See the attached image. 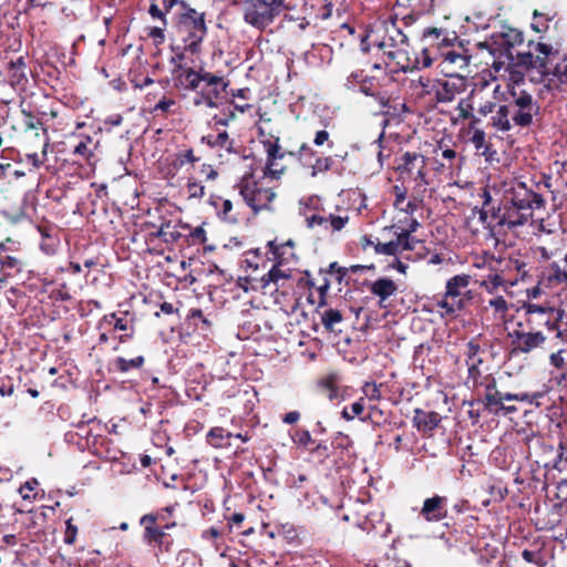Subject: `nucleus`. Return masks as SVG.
<instances>
[{
    "label": "nucleus",
    "instance_id": "a211bd4d",
    "mask_svg": "<svg viewBox=\"0 0 567 567\" xmlns=\"http://www.w3.org/2000/svg\"><path fill=\"white\" fill-rule=\"evenodd\" d=\"M425 166H426V161L423 155H421L419 153L406 152L402 156V164L400 165L399 169L402 173H408L411 176L415 173L414 179L424 181Z\"/></svg>",
    "mask_w": 567,
    "mask_h": 567
},
{
    "label": "nucleus",
    "instance_id": "412c9836",
    "mask_svg": "<svg viewBox=\"0 0 567 567\" xmlns=\"http://www.w3.org/2000/svg\"><path fill=\"white\" fill-rule=\"evenodd\" d=\"M441 416L436 412H425L416 409L414 412L413 423L421 432H431L439 426Z\"/></svg>",
    "mask_w": 567,
    "mask_h": 567
},
{
    "label": "nucleus",
    "instance_id": "09e8293b",
    "mask_svg": "<svg viewBox=\"0 0 567 567\" xmlns=\"http://www.w3.org/2000/svg\"><path fill=\"white\" fill-rule=\"evenodd\" d=\"M187 194L189 198H202L205 195V186L198 182L189 181L187 183Z\"/></svg>",
    "mask_w": 567,
    "mask_h": 567
},
{
    "label": "nucleus",
    "instance_id": "2f4dec72",
    "mask_svg": "<svg viewBox=\"0 0 567 567\" xmlns=\"http://www.w3.org/2000/svg\"><path fill=\"white\" fill-rule=\"evenodd\" d=\"M522 557L526 563L533 564L537 567H547L548 565L546 553L542 548L524 549L522 551Z\"/></svg>",
    "mask_w": 567,
    "mask_h": 567
},
{
    "label": "nucleus",
    "instance_id": "4be33fe9",
    "mask_svg": "<svg viewBox=\"0 0 567 567\" xmlns=\"http://www.w3.org/2000/svg\"><path fill=\"white\" fill-rule=\"evenodd\" d=\"M542 284L551 288L559 285L567 288V269L563 268L558 262H553L544 274Z\"/></svg>",
    "mask_w": 567,
    "mask_h": 567
},
{
    "label": "nucleus",
    "instance_id": "7c9ffc66",
    "mask_svg": "<svg viewBox=\"0 0 567 567\" xmlns=\"http://www.w3.org/2000/svg\"><path fill=\"white\" fill-rule=\"evenodd\" d=\"M144 357L143 355H138L136 358H133V359H125L123 357H117L113 364H114V368L120 371V372H123V373H126L131 370H134V369H140L142 368V365L144 364Z\"/></svg>",
    "mask_w": 567,
    "mask_h": 567
},
{
    "label": "nucleus",
    "instance_id": "ea45409f",
    "mask_svg": "<svg viewBox=\"0 0 567 567\" xmlns=\"http://www.w3.org/2000/svg\"><path fill=\"white\" fill-rule=\"evenodd\" d=\"M395 235L396 243L400 244V254H402L403 251L414 250L416 245L420 244V240L412 237L411 234L403 233L400 230L396 231Z\"/></svg>",
    "mask_w": 567,
    "mask_h": 567
},
{
    "label": "nucleus",
    "instance_id": "9b49d317",
    "mask_svg": "<svg viewBox=\"0 0 567 567\" xmlns=\"http://www.w3.org/2000/svg\"><path fill=\"white\" fill-rule=\"evenodd\" d=\"M512 340L513 352L515 353H529L533 350L540 348L546 337L540 331H528L516 329L508 333Z\"/></svg>",
    "mask_w": 567,
    "mask_h": 567
},
{
    "label": "nucleus",
    "instance_id": "6e6552de",
    "mask_svg": "<svg viewBox=\"0 0 567 567\" xmlns=\"http://www.w3.org/2000/svg\"><path fill=\"white\" fill-rule=\"evenodd\" d=\"M527 322L533 327H546L548 331H557L556 337L563 338V332L558 329L557 323L563 318V311L555 307L542 306L536 303H527L525 306Z\"/></svg>",
    "mask_w": 567,
    "mask_h": 567
},
{
    "label": "nucleus",
    "instance_id": "bb28decb",
    "mask_svg": "<svg viewBox=\"0 0 567 567\" xmlns=\"http://www.w3.org/2000/svg\"><path fill=\"white\" fill-rule=\"evenodd\" d=\"M512 107L499 105L492 116V125L501 132H508L512 128Z\"/></svg>",
    "mask_w": 567,
    "mask_h": 567
},
{
    "label": "nucleus",
    "instance_id": "864d4df0",
    "mask_svg": "<svg viewBox=\"0 0 567 567\" xmlns=\"http://www.w3.org/2000/svg\"><path fill=\"white\" fill-rule=\"evenodd\" d=\"M78 534V527L72 524V519L66 520V528H65V535H64V543L72 545L74 544Z\"/></svg>",
    "mask_w": 567,
    "mask_h": 567
},
{
    "label": "nucleus",
    "instance_id": "052dcab7",
    "mask_svg": "<svg viewBox=\"0 0 567 567\" xmlns=\"http://www.w3.org/2000/svg\"><path fill=\"white\" fill-rule=\"evenodd\" d=\"M362 73L361 72H352L348 78L346 82V86L348 89H353L355 83H361L363 80H361Z\"/></svg>",
    "mask_w": 567,
    "mask_h": 567
},
{
    "label": "nucleus",
    "instance_id": "f3484780",
    "mask_svg": "<svg viewBox=\"0 0 567 567\" xmlns=\"http://www.w3.org/2000/svg\"><path fill=\"white\" fill-rule=\"evenodd\" d=\"M317 199L309 197L299 202V213L305 217V221L308 228H319L321 231L330 233L326 215H321L317 212L310 213L311 209L317 210Z\"/></svg>",
    "mask_w": 567,
    "mask_h": 567
},
{
    "label": "nucleus",
    "instance_id": "c756f323",
    "mask_svg": "<svg viewBox=\"0 0 567 567\" xmlns=\"http://www.w3.org/2000/svg\"><path fill=\"white\" fill-rule=\"evenodd\" d=\"M471 143L473 144L474 148L483 156L489 157L491 156V144L486 141L485 132L481 128H475L473 131V134L470 138Z\"/></svg>",
    "mask_w": 567,
    "mask_h": 567
},
{
    "label": "nucleus",
    "instance_id": "dca6fc26",
    "mask_svg": "<svg viewBox=\"0 0 567 567\" xmlns=\"http://www.w3.org/2000/svg\"><path fill=\"white\" fill-rule=\"evenodd\" d=\"M262 145L267 154V162L264 168V177L278 179L284 173V168H274V162L281 159L285 156V153L281 151L279 145V137L274 140H265L262 141Z\"/></svg>",
    "mask_w": 567,
    "mask_h": 567
},
{
    "label": "nucleus",
    "instance_id": "3c124183",
    "mask_svg": "<svg viewBox=\"0 0 567 567\" xmlns=\"http://www.w3.org/2000/svg\"><path fill=\"white\" fill-rule=\"evenodd\" d=\"M332 445L336 449L348 450L352 445V441L347 434L338 432L332 439Z\"/></svg>",
    "mask_w": 567,
    "mask_h": 567
},
{
    "label": "nucleus",
    "instance_id": "ddd939ff",
    "mask_svg": "<svg viewBox=\"0 0 567 567\" xmlns=\"http://www.w3.org/2000/svg\"><path fill=\"white\" fill-rule=\"evenodd\" d=\"M505 187V182L492 184L488 183L482 188V192L480 193V197L482 198V206L491 210V218L493 220L496 216H498L501 207L504 203L503 194Z\"/></svg>",
    "mask_w": 567,
    "mask_h": 567
},
{
    "label": "nucleus",
    "instance_id": "774afa93",
    "mask_svg": "<svg viewBox=\"0 0 567 567\" xmlns=\"http://www.w3.org/2000/svg\"><path fill=\"white\" fill-rule=\"evenodd\" d=\"M419 227L420 223L415 218H410L408 226L405 228H400V230L412 235Z\"/></svg>",
    "mask_w": 567,
    "mask_h": 567
},
{
    "label": "nucleus",
    "instance_id": "6e6d98bb",
    "mask_svg": "<svg viewBox=\"0 0 567 567\" xmlns=\"http://www.w3.org/2000/svg\"><path fill=\"white\" fill-rule=\"evenodd\" d=\"M363 392L370 400H380L381 398V392L375 383H365Z\"/></svg>",
    "mask_w": 567,
    "mask_h": 567
},
{
    "label": "nucleus",
    "instance_id": "7ed1b4c3",
    "mask_svg": "<svg viewBox=\"0 0 567 567\" xmlns=\"http://www.w3.org/2000/svg\"><path fill=\"white\" fill-rule=\"evenodd\" d=\"M247 206L255 213L268 209L276 197V193L269 187H262L254 178L252 174H245L235 186Z\"/></svg>",
    "mask_w": 567,
    "mask_h": 567
},
{
    "label": "nucleus",
    "instance_id": "f03ea898",
    "mask_svg": "<svg viewBox=\"0 0 567 567\" xmlns=\"http://www.w3.org/2000/svg\"><path fill=\"white\" fill-rule=\"evenodd\" d=\"M286 9L285 0H247L244 3V20L262 30Z\"/></svg>",
    "mask_w": 567,
    "mask_h": 567
},
{
    "label": "nucleus",
    "instance_id": "2eb2a0df",
    "mask_svg": "<svg viewBox=\"0 0 567 567\" xmlns=\"http://www.w3.org/2000/svg\"><path fill=\"white\" fill-rule=\"evenodd\" d=\"M172 63L176 65L174 73L176 74V80L181 86H183L185 90L192 91H196L202 87L204 75L205 73H208L207 71L204 69L196 71L193 68L184 64L183 61L178 60Z\"/></svg>",
    "mask_w": 567,
    "mask_h": 567
},
{
    "label": "nucleus",
    "instance_id": "4d7b16f0",
    "mask_svg": "<svg viewBox=\"0 0 567 567\" xmlns=\"http://www.w3.org/2000/svg\"><path fill=\"white\" fill-rule=\"evenodd\" d=\"M38 481L35 478L27 481L19 489V493L23 499H30L31 496L29 493H24V491L32 492L38 486Z\"/></svg>",
    "mask_w": 567,
    "mask_h": 567
},
{
    "label": "nucleus",
    "instance_id": "338daca9",
    "mask_svg": "<svg viewBox=\"0 0 567 567\" xmlns=\"http://www.w3.org/2000/svg\"><path fill=\"white\" fill-rule=\"evenodd\" d=\"M189 320L199 319L204 324H209L208 320L204 317L203 311L200 309H192L187 316Z\"/></svg>",
    "mask_w": 567,
    "mask_h": 567
},
{
    "label": "nucleus",
    "instance_id": "0eeeda50",
    "mask_svg": "<svg viewBox=\"0 0 567 567\" xmlns=\"http://www.w3.org/2000/svg\"><path fill=\"white\" fill-rule=\"evenodd\" d=\"M512 101L507 106L512 107L513 124L519 127H527L532 125L533 120L539 114V104L535 101L532 94L525 91H513L511 93Z\"/></svg>",
    "mask_w": 567,
    "mask_h": 567
},
{
    "label": "nucleus",
    "instance_id": "5fc2aeb1",
    "mask_svg": "<svg viewBox=\"0 0 567 567\" xmlns=\"http://www.w3.org/2000/svg\"><path fill=\"white\" fill-rule=\"evenodd\" d=\"M293 442L298 445L307 446L312 443L311 434L308 430H298L293 436Z\"/></svg>",
    "mask_w": 567,
    "mask_h": 567
},
{
    "label": "nucleus",
    "instance_id": "5701e85b",
    "mask_svg": "<svg viewBox=\"0 0 567 567\" xmlns=\"http://www.w3.org/2000/svg\"><path fill=\"white\" fill-rule=\"evenodd\" d=\"M398 290L396 284L390 278H379L370 288L371 293L379 298V305L382 307L383 302L395 295Z\"/></svg>",
    "mask_w": 567,
    "mask_h": 567
},
{
    "label": "nucleus",
    "instance_id": "423d86ee",
    "mask_svg": "<svg viewBox=\"0 0 567 567\" xmlns=\"http://www.w3.org/2000/svg\"><path fill=\"white\" fill-rule=\"evenodd\" d=\"M524 42L523 33L513 28L494 32L484 43L491 53L498 59L515 61L514 49Z\"/></svg>",
    "mask_w": 567,
    "mask_h": 567
},
{
    "label": "nucleus",
    "instance_id": "a19ab883",
    "mask_svg": "<svg viewBox=\"0 0 567 567\" xmlns=\"http://www.w3.org/2000/svg\"><path fill=\"white\" fill-rule=\"evenodd\" d=\"M176 105V101L174 99H168L164 94L161 96L157 103L154 106L150 107V112L152 114H168L173 112V107Z\"/></svg>",
    "mask_w": 567,
    "mask_h": 567
},
{
    "label": "nucleus",
    "instance_id": "b1692460",
    "mask_svg": "<svg viewBox=\"0 0 567 567\" xmlns=\"http://www.w3.org/2000/svg\"><path fill=\"white\" fill-rule=\"evenodd\" d=\"M212 205L215 206L218 217L229 224H236L239 220L238 214L233 213L234 205L231 200L217 197L212 200Z\"/></svg>",
    "mask_w": 567,
    "mask_h": 567
},
{
    "label": "nucleus",
    "instance_id": "13d9d810",
    "mask_svg": "<svg viewBox=\"0 0 567 567\" xmlns=\"http://www.w3.org/2000/svg\"><path fill=\"white\" fill-rule=\"evenodd\" d=\"M443 34V30L442 29H437V28H427L423 31V40L427 41V40H440V38L442 37Z\"/></svg>",
    "mask_w": 567,
    "mask_h": 567
},
{
    "label": "nucleus",
    "instance_id": "c9c22d12",
    "mask_svg": "<svg viewBox=\"0 0 567 567\" xmlns=\"http://www.w3.org/2000/svg\"><path fill=\"white\" fill-rule=\"evenodd\" d=\"M554 16H550L549 13H542L535 10L533 13L532 29L537 33L546 32Z\"/></svg>",
    "mask_w": 567,
    "mask_h": 567
},
{
    "label": "nucleus",
    "instance_id": "58836bf2",
    "mask_svg": "<svg viewBox=\"0 0 567 567\" xmlns=\"http://www.w3.org/2000/svg\"><path fill=\"white\" fill-rule=\"evenodd\" d=\"M445 68L449 65H455L457 69H465L468 65V58L464 54L456 53L455 51H449L444 54Z\"/></svg>",
    "mask_w": 567,
    "mask_h": 567
},
{
    "label": "nucleus",
    "instance_id": "c03bdc74",
    "mask_svg": "<svg viewBox=\"0 0 567 567\" xmlns=\"http://www.w3.org/2000/svg\"><path fill=\"white\" fill-rule=\"evenodd\" d=\"M363 411H364L363 399H360L359 401L353 402L350 406H344L341 412V416L347 421H351L355 416H360Z\"/></svg>",
    "mask_w": 567,
    "mask_h": 567
},
{
    "label": "nucleus",
    "instance_id": "37998d69",
    "mask_svg": "<svg viewBox=\"0 0 567 567\" xmlns=\"http://www.w3.org/2000/svg\"><path fill=\"white\" fill-rule=\"evenodd\" d=\"M326 220L328 223L329 231L336 233L342 230L346 227L349 221V216L329 214L328 216L326 215Z\"/></svg>",
    "mask_w": 567,
    "mask_h": 567
},
{
    "label": "nucleus",
    "instance_id": "473e14b6",
    "mask_svg": "<svg viewBox=\"0 0 567 567\" xmlns=\"http://www.w3.org/2000/svg\"><path fill=\"white\" fill-rule=\"evenodd\" d=\"M343 317L337 309L329 308L321 315V321L324 328L329 331H334L337 324L341 323Z\"/></svg>",
    "mask_w": 567,
    "mask_h": 567
},
{
    "label": "nucleus",
    "instance_id": "cd10ccee",
    "mask_svg": "<svg viewBox=\"0 0 567 567\" xmlns=\"http://www.w3.org/2000/svg\"><path fill=\"white\" fill-rule=\"evenodd\" d=\"M202 142L212 148L219 151H226L230 153L233 151V141L226 131L219 132L216 135L208 134L202 137Z\"/></svg>",
    "mask_w": 567,
    "mask_h": 567
},
{
    "label": "nucleus",
    "instance_id": "bf43d9fd",
    "mask_svg": "<svg viewBox=\"0 0 567 567\" xmlns=\"http://www.w3.org/2000/svg\"><path fill=\"white\" fill-rule=\"evenodd\" d=\"M416 62L422 66V68H429L432 65V58L430 56V53H429V49L427 48H423L422 49V52H421V58H417L416 59Z\"/></svg>",
    "mask_w": 567,
    "mask_h": 567
},
{
    "label": "nucleus",
    "instance_id": "9d476101",
    "mask_svg": "<svg viewBox=\"0 0 567 567\" xmlns=\"http://www.w3.org/2000/svg\"><path fill=\"white\" fill-rule=\"evenodd\" d=\"M467 87V80L460 74H451L445 80H439L434 85L435 97L439 103H450L456 95Z\"/></svg>",
    "mask_w": 567,
    "mask_h": 567
},
{
    "label": "nucleus",
    "instance_id": "79ce46f5",
    "mask_svg": "<svg viewBox=\"0 0 567 567\" xmlns=\"http://www.w3.org/2000/svg\"><path fill=\"white\" fill-rule=\"evenodd\" d=\"M374 251L379 255L396 256L400 254V244L396 243V239L390 240L389 243L377 241Z\"/></svg>",
    "mask_w": 567,
    "mask_h": 567
},
{
    "label": "nucleus",
    "instance_id": "e433bc0d",
    "mask_svg": "<svg viewBox=\"0 0 567 567\" xmlns=\"http://www.w3.org/2000/svg\"><path fill=\"white\" fill-rule=\"evenodd\" d=\"M483 403L485 409L493 414L499 413V408H503L504 398L503 393L499 391L493 392L489 395H484Z\"/></svg>",
    "mask_w": 567,
    "mask_h": 567
},
{
    "label": "nucleus",
    "instance_id": "f8f14e48",
    "mask_svg": "<svg viewBox=\"0 0 567 567\" xmlns=\"http://www.w3.org/2000/svg\"><path fill=\"white\" fill-rule=\"evenodd\" d=\"M532 217L533 216L528 215L526 212L519 209L517 206H514L513 204L508 203V200L504 199L501 212L498 213V216L494 218V220L499 226L514 229L526 225Z\"/></svg>",
    "mask_w": 567,
    "mask_h": 567
},
{
    "label": "nucleus",
    "instance_id": "6ab92c4d",
    "mask_svg": "<svg viewBox=\"0 0 567 567\" xmlns=\"http://www.w3.org/2000/svg\"><path fill=\"white\" fill-rule=\"evenodd\" d=\"M386 33H388V39H384L380 43V47L381 48H385V47L396 48V52H394V51H389L388 52V55L391 59H395L396 58V53L399 51H402L404 49V47L408 45V42H409L408 35L404 34L402 32V30L395 25L394 22H392L391 27H389L386 29Z\"/></svg>",
    "mask_w": 567,
    "mask_h": 567
},
{
    "label": "nucleus",
    "instance_id": "c85d7f7f",
    "mask_svg": "<svg viewBox=\"0 0 567 567\" xmlns=\"http://www.w3.org/2000/svg\"><path fill=\"white\" fill-rule=\"evenodd\" d=\"M38 231L40 233L41 237H42V241L40 244V249L45 254V255H53L56 250V246H58V238L53 236L52 231H53V228L52 227H49V226H42V225H39L37 227Z\"/></svg>",
    "mask_w": 567,
    "mask_h": 567
},
{
    "label": "nucleus",
    "instance_id": "0e129e2a",
    "mask_svg": "<svg viewBox=\"0 0 567 567\" xmlns=\"http://www.w3.org/2000/svg\"><path fill=\"white\" fill-rule=\"evenodd\" d=\"M329 140V133L326 130L318 131L313 138L316 146H322Z\"/></svg>",
    "mask_w": 567,
    "mask_h": 567
},
{
    "label": "nucleus",
    "instance_id": "e2e57ef3",
    "mask_svg": "<svg viewBox=\"0 0 567 567\" xmlns=\"http://www.w3.org/2000/svg\"><path fill=\"white\" fill-rule=\"evenodd\" d=\"M179 161L182 165L185 163L194 164L198 161V158L194 155L193 150H186L184 153L179 155Z\"/></svg>",
    "mask_w": 567,
    "mask_h": 567
},
{
    "label": "nucleus",
    "instance_id": "72a5a7b5",
    "mask_svg": "<svg viewBox=\"0 0 567 567\" xmlns=\"http://www.w3.org/2000/svg\"><path fill=\"white\" fill-rule=\"evenodd\" d=\"M230 437V433L223 427H213L207 434V442L214 447H221L226 444V440Z\"/></svg>",
    "mask_w": 567,
    "mask_h": 567
},
{
    "label": "nucleus",
    "instance_id": "69168bd1",
    "mask_svg": "<svg viewBox=\"0 0 567 567\" xmlns=\"http://www.w3.org/2000/svg\"><path fill=\"white\" fill-rule=\"evenodd\" d=\"M359 91L361 93H363L364 95H367V96H372L373 97L375 95V92L371 87V80H367V79L363 80L360 83Z\"/></svg>",
    "mask_w": 567,
    "mask_h": 567
},
{
    "label": "nucleus",
    "instance_id": "a878e982",
    "mask_svg": "<svg viewBox=\"0 0 567 567\" xmlns=\"http://www.w3.org/2000/svg\"><path fill=\"white\" fill-rule=\"evenodd\" d=\"M97 146L99 142L94 141L91 136H81L79 143L74 146L73 154L91 164Z\"/></svg>",
    "mask_w": 567,
    "mask_h": 567
},
{
    "label": "nucleus",
    "instance_id": "f257e3e1",
    "mask_svg": "<svg viewBox=\"0 0 567 567\" xmlns=\"http://www.w3.org/2000/svg\"><path fill=\"white\" fill-rule=\"evenodd\" d=\"M185 12L179 16L177 34L182 44L173 47L175 55L171 62L184 61L187 54H198L202 50V42L207 34L205 14L188 8L185 2H181Z\"/></svg>",
    "mask_w": 567,
    "mask_h": 567
},
{
    "label": "nucleus",
    "instance_id": "a18cd8bd",
    "mask_svg": "<svg viewBox=\"0 0 567 567\" xmlns=\"http://www.w3.org/2000/svg\"><path fill=\"white\" fill-rule=\"evenodd\" d=\"M481 286L485 288L487 292L494 293L499 287L504 286V279L498 274H493L483 280Z\"/></svg>",
    "mask_w": 567,
    "mask_h": 567
},
{
    "label": "nucleus",
    "instance_id": "393cba45",
    "mask_svg": "<svg viewBox=\"0 0 567 567\" xmlns=\"http://www.w3.org/2000/svg\"><path fill=\"white\" fill-rule=\"evenodd\" d=\"M228 83L224 81L221 76H218L213 73H205L202 87L197 91L203 93L212 92L213 90L216 92V101L219 102L220 94L226 90Z\"/></svg>",
    "mask_w": 567,
    "mask_h": 567
},
{
    "label": "nucleus",
    "instance_id": "8fccbe9b",
    "mask_svg": "<svg viewBox=\"0 0 567 567\" xmlns=\"http://www.w3.org/2000/svg\"><path fill=\"white\" fill-rule=\"evenodd\" d=\"M488 305L501 316H504L508 311V303L503 296L491 299Z\"/></svg>",
    "mask_w": 567,
    "mask_h": 567
},
{
    "label": "nucleus",
    "instance_id": "4468645a",
    "mask_svg": "<svg viewBox=\"0 0 567 567\" xmlns=\"http://www.w3.org/2000/svg\"><path fill=\"white\" fill-rule=\"evenodd\" d=\"M420 516L427 523H439L447 517V498L433 495L424 499Z\"/></svg>",
    "mask_w": 567,
    "mask_h": 567
},
{
    "label": "nucleus",
    "instance_id": "680f3d73",
    "mask_svg": "<svg viewBox=\"0 0 567 567\" xmlns=\"http://www.w3.org/2000/svg\"><path fill=\"white\" fill-rule=\"evenodd\" d=\"M18 265V259L12 256H4L0 258V271L3 268H14Z\"/></svg>",
    "mask_w": 567,
    "mask_h": 567
},
{
    "label": "nucleus",
    "instance_id": "de8ad7c7",
    "mask_svg": "<svg viewBox=\"0 0 567 567\" xmlns=\"http://www.w3.org/2000/svg\"><path fill=\"white\" fill-rule=\"evenodd\" d=\"M103 321L112 324L115 330L126 331L128 329V320L126 318H117L115 313L104 316Z\"/></svg>",
    "mask_w": 567,
    "mask_h": 567
},
{
    "label": "nucleus",
    "instance_id": "1a4fd4ad",
    "mask_svg": "<svg viewBox=\"0 0 567 567\" xmlns=\"http://www.w3.org/2000/svg\"><path fill=\"white\" fill-rule=\"evenodd\" d=\"M471 277L468 275H456L447 280L446 292L439 306L447 313H453L463 308L464 301L463 296L468 292L467 287L470 285Z\"/></svg>",
    "mask_w": 567,
    "mask_h": 567
},
{
    "label": "nucleus",
    "instance_id": "f704fd0d",
    "mask_svg": "<svg viewBox=\"0 0 567 567\" xmlns=\"http://www.w3.org/2000/svg\"><path fill=\"white\" fill-rule=\"evenodd\" d=\"M289 278V274L281 270L279 267L274 266L262 278V288H267L270 284H275L279 286L281 280H286Z\"/></svg>",
    "mask_w": 567,
    "mask_h": 567
},
{
    "label": "nucleus",
    "instance_id": "20e7f679",
    "mask_svg": "<svg viewBox=\"0 0 567 567\" xmlns=\"http://www.w3.org/2000/svg\"><path fill=\"white\" fill-rule=\"evenodd\" d=\"M557 54L551 44L540 41H528L527 51L517 52L516 63L527 69H536L543 73L549 71V64Z\"/></svg>",
    "mask_w": 567,
    "mask_h": 567
},
{
    "label": "nucleus",
    "instance_id": "49530a36",
    "mask_svg": "<svg viewBox=\"0 0 567 567\" xmlns=\"http://www.w3.org/2000/svg\"><path fill=\"white\" fill-rule=\"evenodd\" d=\"M332 158L331 157H317L315 163L311 164V176L315 177L319 173H324L329 171L332 166Z\"/></svg>",
    "mask_w": 567,
    "mask_h": 567
},
{
    "label": "nucleus",
    "instance_id": "603ef678",
    "mask_svg": "<svg viewBox=\"0 0 567 567\" xmlns=\"http://www.w3.org/2000/svg\"><path fill=\"white\" fill-rule=\"evenodd\" d=\"M457 110L460 112V116L462 118H473V123L480 122L478 118L474 117L472 114V105L465 100H461L457 104Z\"/></svg>",
    "mask_w": 567,
    "mask_h": 567
},
{
    "label": "nucleus",
    "instance_id": "aec40b11",
    "mask_svg": "<svg viewBox=\"0 0 567 567\" xmlns=\"http://www.w3.org/2000/svg\"><path fill=\"white\" fill-rule=\"evenodd\" d=\"M155 520H156V517L151 514L144 515L142 517L141 523L142 524L147 523V525L145 526L144 538L148 543H155V544L162 546L164 544V538L166 536L165 529L171 528V525H165L164 527H157V526H155ZM174 525L175 524H172V526H174Z\"/></svg>",
    "mask_w": 567,
    "mask_h": 567
},
{
    "label": "nucleus",
    "instance_id": "4c0bfd02",
    "mask_svg": "<svg viewBox=\"0 0 567 567\" xmlns=\"http://www.w3.org/2000/svg\"><path fill=\"white\" fill-rule=\"evenodd\" d=\"M197 94L193 100L195 106H206L209 109H217L219 106V102L216 101V92L213 90L212 92L203 93L200 91H196Z\"/></svg>",
    "mask_w": 567,
    "mask_h": 567
},
{
    "label": "nucleus",
    "instance_id": "39448f33",
    "mask_svg": "<svg viewBox=\"0 0 567 567\" xmlns=\"http://www.w3.org/2000/svg\"><path fill=\"white\" fill-rule=\"evenodd\" d=\"M503 197L530 216H533L534 210L544 208L546 204L544 197L527 187L524 182L506 183Z\"/></svg>",
    "mask_w": 567,
    "mask_h": 567
}]
</instances>
